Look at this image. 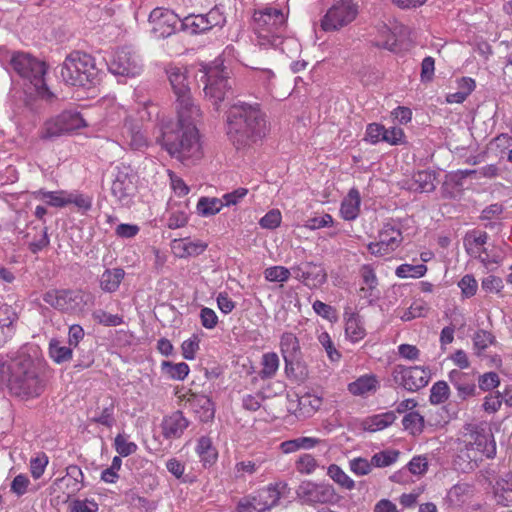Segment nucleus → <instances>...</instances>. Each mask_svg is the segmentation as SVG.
I'll use <instances>...</instances> for the list:
<instances>
[{
    "instance_id": "32",
    "label": "nucleus",
    "mask_w": 512,
    "mask_h": 512,
    "mask_svg": "<svg viewBox=\"0 0 512 512\" xmlns=\"http://www.w3.org/2000/svg\"><path fill=\"white\" fill-rule=\"evenodd\" d=\"M253 497L254 500H256L257 505L260 507V510L265 512L278 504L281 492L278 485H269L268 487L259 490L255 495H253Z\"/></svg>"
},
{
    "instance_id": "61",
    "label": "nucleus",
    "mask_w": 512,
    "mask_h": 512,
    "mask_svg": "<svg viewBox=\"0 0 512 512\" xmlns=\"http://www.w3.org/2000/svg\"><path fill=\"white\" fill-rule=\"evenodd\" d=\"M372 466L373 465L371 460L368 461L362 457L354 458L349 462L350 470L357 476H364L369 474L372 470Z\"/></svg>"
},
{
    "instance_id": "22",
    "label": "nucleus",
    "mask_w": 512,
    "mask_h": 512,
    "mask_svg": "<svg viewBox=\"0 0 512 512\" xmlns=\"http://www.w3.org/2000/svg\"><path fill=\"white\" fill-rule=\"evenodd\" d=\"M359 274L361 277V284L359 288V296L372 303L379 298L378 278L374 268L369 264H364L360 267Z\"/></svg>"
},
{
    "instance_id": "20",
    "label": "nucleus",
    "mask_w": 512,
    "mask_h": 512,
    "mask_svg": "<svg viewBox=\"0 0 512 512\" xmlns=\"http://www.w3.org/2000/svg\"><path fill=\"white\" fill-rule=\"evenodd\" d=\"M135 190L133 175L129 167H116V173L111 185L112 195L121 203H128Z\"/></svg>"
},
{
    "instance_id": "6",
    "label": "nucleus",
    "mask_w": 512,
    "mask_h": 512,
    "mask_svg": "<svg viewBox=\"0 0 512 512\" xmlns=\"http://www.w3.org/2000/svg\"><path fill=\"white\" fill-rule=\"evenodd\" d=\"M10 65L20 77L27 79L35 87L43 99L51 101L54 98V94L48 89L44 81L47 70L44 62L28 53L15 52L11 57Z\"/></svg>"
},
{
    "instance_id": "34",
    "label": "nucleus",
    "mask_w": 512,
    "mask_h": 512,
    "mask_svg": "<svg viewBox=\"0 0 512 512\" xmlns=\"http://www.w3.org/2000/svg\"><path fill=\"white\" fill-rule=\"evenodd\" d=\"M124 277L122 268L106 269L100 277V287L104 292L113 293L118 290Z\"/></svg>"
},
{
    "instance_id": "3",
    "label": "nucleus",
    "mask_w": 512,
    "mask_h": 512,
    "mask_svg": "<svg viewBox=\"0 0 512 512\" xmlns=\"http://www.w3.org/2000/svg\"><path fill=\"white\" fill-rule=\"evenodd\" d=\"M465 448L457 455L461 470H474L478 462L486 457L493 459L496 456V442L490 426L486 422L468 423L463 427Z\"/></svg>"
},
{
    "instance_id": "11",
    "label": "nucleus",
    "mask_w": 512,
    "mask_h": 512,
    "mask_svg": "<svg viewBox=\"0 0 512 512\" xmlns=\"http://www.w3.org/2000/svg\"><path fill=\"white\" fill-rule=\"evenodd\" d=\"M43 301L71 315L82 313L87 305L86 294L81 289H51L43 294Z\"/></svg>"
},
{
    "instance_id": "36",
    "label": "nucleus",
    "mask_w": 512,
    "mask_h": 512,
    "mask_svg": "<svg viewBox=\"0 0 512 512\" xmlns=\"http://www.w3.org/2000/svg\"><path fill=\"white\" fill-rule=\"evenodd\" d=\"M360 194L358 190L351 189L341 204L340 212L345 220H354L360 211Z\"/></svg>"
},
{
    "instance_id": "7",
    "label": "nucleus",
    "mask_w": 512,
    "mask_h": 512,
    "mask_svg": "<svg viewBox=\"0 0 512 512\" xmlns=\"http://www.w3.org/2000/svg\"><path fill=\"white\" fill-rule=\"evenodd\" d=\"M97 71L92 56L79 51L71 52L63 62L60 76L67 84L72 86H86L91 84Z\"/></svg>"
},
{
    "instance_id": "8",
    "label": "nucleus",
    "mask_w": 512,
    "mask_h": 512,
    "mask_svg": "<svg viewBox=\"0 0 512 512\" xmlns=\"http://www.w3.org/2000/svg\"><path fill=\"white\" fill-rule=\"evenodd\" d=\"M166 73L176 96L177 117H181L182 121L186 120V114H189L190 118H200L201 111L191 97L186 69L170 65Z\"/></svg>"
},
{
    "instance_id": "60",
    "label": "nucleus",
    "mask_w": 512,
    "mask_h": 512,
    "mask_svg": "<svg viewBox=\"0 0 512 512\" xmlns=\"http://www.w3.org/2000/svg\"><path fill=\"white\" fill-rule=\"evenodd\" d=\"M48 457L45 453H40L30 460V472L34 479H39L48 465Z\"/></svg>"
},
{
    "instance_id": "39",
    "label": "nucleus",
    "mask_w": 512,
    "mask_h": 512,
    "mask_svg": "<svg viewBox=\"0 0 512 512\" xmlns=\"http://www.w3.org/2000/svg\"><path fill=\"white\" fill-rule=\"evenodd\" d=\"M496 496L502 498L506 505L512 503V473L506 472L496 480L494 485Z\"/></svg>"
},
{
    "instance_id": "21",
    "label": "nucleus",
    "mask_w": 512,
    "mask_h": 512,
    "mask_svg": "<svg viewBox=\"0 0 512 512\" xmlns=\"http://www.w3.org/2000/svg\"><path fill=\"white\" fill-rule=\"evenodd\" d=\"M121 137L123 145L132 150H143L148 147V139L138 121L126 118L122 127Z\"/></svg>"
},
{
    "instance_id": "17",
    "label": "nucleus",
    "mask_w": 512,
    "mask_h": 512,
    "mask_svg": "<svg viewBox=\"0 0 512 512\" xmlns=\"http://www.w3.org/2000/svg\"><path fill=\"white\" fill-rule=\"evenodd\" d=\"M175 395L180 402L184 403L185 408L199 414L201 421H208L214 417L213 403L207 396L193 393L184 388L177 389Z\"/></svg>"
},
{
    "instance_id": "35",
    "label": "nucleus",
    "mask_w": 512,
    "mask_h": 512,
    "mask_svg": "<svg viewBox=\"0 0 512 512\" xmlns=\"http://www.w3.org/2000/svg\"><path fill=\"white\" fill-rule=\"evenodd\" d=\"M488 234L484 231L472 230L466 233L464 237V247L470 256H476L485 249L483 246L487 243Z\"/></svg>"
},
{
    "instance_id": "41",
    "label": "nucleus",
    "mask_w": 512,
    "mask_h": 512,
    "mask_svg": "<svg viewBox=\"0 0 512 512\" xmlns=\"http://www.w3.org/2000/svg\"><path fill=\"white\" fill-rule=\"evenodd\" d=\"M378 240L383 241L386 244V247L391 246L392 248L397 249L401 244L403 237L399 229L388 223L380 230Z\"/></svg>"
},
{
    "instance_id": "47",
    "label": "nucleus",
    "mask_w": 512,
    "mask_h": 512,
    "mask_svg": "<svg viewBox=\"0 0 512 512\" xmlns=\"http://www.w3.org/2000/svg\"><path fill=\"white\" fill-rule=\"evenodd\" d=\"M161 368L166 375L176 380H183L190 371L188 364L185 362L172 363L169 361H163Z\"/></svg>"
},
{
    "instance_id": "40",
    "label": "nucleus",
    "mask_w": 512,
    "mask_h": 512,
    "mask_svg": "<svg viewBox=\"0 0 512 512\" xmlns=\"http://www.w3.org/2000/svg\"><path fill=\"white\" fill-rule=\"evenodd\" d=\"M435 177L429 171H419L413 176L411 188L420 193H429L435 189Z\"/></svg>"
},
{
    "instance_id": "56",
    "label": "nucleus",
    "mask_w": 512,
    "mask_h": 512,
    "mask_svg": "<svg viewBox=\"0 0 512 512\" xmlns=\"http://www.w3.org/2000/svg\"><path fill=\"white\" fill-rule=\"evenodd\" d=\"M494 341L495 337L492 335V333L486 330H479L473 336V346L477 351V354H480L489 345H492Z\"/></svg>"
},
{
    "instance_id": "25",
    "label": "nucleus",
    "mask_w": 512,
    "mask_h": 512,
    "mask_svg": "<svg viewBox=\"0 0 512 512\" xmlns=\"http://www.w3.org/2000/svg\"><path fill=\"white\" fill-rule=\"evenodd\" d=\"M17 320L18 315L12 306L6 303L0 304V346L14 335Z\"/></svg>"
},
{
    "instance_id": "57",
    "label": "nucleus",
    "mask_w": 512,
    "mask_h": 512,
    "mask_svg": "<svg viewBox=\"0 0 512 512\" xmlns=\"http://www.w3.org/2000/svg\"><path fill=\"white\" fill-rule=\"evenodd\" d=\"M115 449L120 456L127 457L137 450V445L128 440V437L122 434L116 436L114 440Z\"/></svg>"
},
{
    "instance_id": "46",
    "label": "nucleus",
    "mask_w": 512,
    "mask_h": 512,
    "mask_svg": "<svg viewBox=\"0 0 512 512\" xmlns=\"http://www.w3.org/2000/svg\"><path fill=\"white\" fill-rule=\"evenodd\" d=\"M327 475L342 488L352 490L355 487V482L336 464L328 467Z\"/></svg>"
},
{
    "instance_id": "1",
    "label": "nucleus",
    "mask_w": 512,
    "mask_h": 512,
    "mask_svg": "<svg viewBox=\"0 0 512 512\" xmlns=\"http://www.w3.org/2000/svg\"><path fill=\"white\" fill-rule=\"evenodd\" d=\"M268 131L266 113L260 104L238 102L226 113V135L236 149H245L262 140Z\"/></svg>"
},
{
    "instance_id": "63",
    "label": "nucleus",
    "mask_w": 512,
    "mask_h": 512,
    "mask_svg": "<svg viewBox=\"0 0 512 512\" xmlns=\"http://www.w3.org/2000/svg\"><path fill=\"white\" fill-rule=\"evenodd\" d=\"M282 216L278 209H272L260 219V226L265 229H275L281 224Z\"/></svg>"
},
{
    "instance_id": "45",
    "label": "nucleus",
    "mask_w": 512,
    "mask_h": 512,
    "mask_svg": "<svg viewBox=\"0 0 512 512\" xmlns=\"http://www.w3.org/2000/svg\"><path fill=\"white\" fill-rule=\"evenodd\" d=\"M262 369L259 373L262 379H270L275 376L279 368V357L275 352L265 353L262 356Z\"/></svg>"
},
{
    "instance_id": "53",
    "label": "nucleus",
    "mask_w": 512,
    "mask_h": 512,
    "mask_svg": "<svg viewBox=\"0 0 512 512\" xmlns=\"http://www.w3.org/2000/svg\"><path fill=\"white\" fill-rule=\"evenodd\" d=\"M450 395V388L445 381H438L433 384L430 390V402L432 404L444 403Z\"/></svg>"
},
{
    "instance_id": "43",
    "label": "nucleus",
    "mask_w": 512,
    "mask_h": 512,
    "mask_svg": "<svg viewBox=\"0 0 512 512\" xmlns=\"http://www.w3.org/2000/svg\"><path fill=\"white\" fill-rule=\"evenodd\" d=\"M36 197L45 201L48 205L53 207L67 206L68 192L66 191H44L39 190L36 192Z\"/></svg>"
},
{
    "instance_id": "49",
    "label": "nucleus",
    "mask_w": 512,
    "mask_h": 512,
    "mask_svg": "<svg viewBox=\"0 0 512 512\" xmlns=\"http://www.w3.org/2000/svg\"><path fill=\"white\" fill-rule=\"evenodd\" d=\"M429 310L428 305L423 301H415L407 309L398 311V316L402 321H411L418 317H424Z\"/></svg>"
},
{
    "instance_id": "38",
    "label": "nucleus",
    "mask_w": 512,
    "mask_h": 512,
    "mask_svg": "<svg viewBox=\"0 0 512 512\" xmlns=\"http://www.w3.org/2000/svg\"><path fill=\"white\" fill-rule=\"evenodd\" d=\"M345 334L352 342L362 340L366 335V330L358 315H350L345 323Z\"/></svg>"
},
{
    "instance_id": "52",
    "label": "nucleus",
    "mask_w": 512,
    "mask_h": 512,
    "mask_svg": "<svg viewBox=\"0 0 512 512\" xmlns=\"http://www.w3.org/2000/svg\"><path fill=\"white\" fill-rule=\"evenodd\" d=\"M402 424L410 433L420 434L424 428V418L417 412H410L403 417Z\"/></svg>"
},
{
    "instance_id": "10",
    "label": "nucleus",
    "mask_w": 512,
    "mask_h": 512,
    "mask_svg": "<svg viewBox=\"0 0 512 512\" xmlns=\"http://www.w3.org/2000/svg\"><path fill=\"white\" fill-rule=\"evenodd\" d=\"M359 14V5L353 0H337L320 20L324 32H336L355 21Z\"/></svg>"
},
{
    "instance_id": "33",
    "label": "nucleus",
    "mask_w": 512,
    "mask_h": 512,
    "mask_svg": "<svg viewBox=\"0 0 512 512\" xmlns=\"http://www.w3.org/2000/svg\"><path fill=\"white\" fill-rule=\"evenodd\" d=\"M321 442L319 438L302 436L282 442L280 449L284 454H289L299 450L313 449Z\"/></svg>"
},
{
    "instance_id": "9",
    "label": "nucleus",
    "mask_w": 512,
    "mask_h": 512,
    "mask_svg": "<svg viewBox=\"0 0 512 512\" xmlns=\"http://www.w3.org/2000/svg\"><path fill=\"white\" fill-rule=\"evenodd\" d=\"M86 126L79 112L65 110L62 113L47 118L38 130V138L42 141H54Z\"/></svg>"
},
{
    "instance_id": "37",
    "label": "nucleus",
    "mask_w": 512,
    "mask_h": 512,
    "mask_svg": "<svg viewBox=\"0 0 512 512\" xmlns=\"http://www.w3.org/2000/svg\"><path fill=\"white\" fill-rule=\"evenodd\" d=\"M395 420L396 415L393 411L376 414L364 421V428L371 432L379 431L391 425Z\"/></svg>"
},
{
    "instance_id": "29",
    "label": "nucleus",
    "mask_w": 512,
    "mask_h": 512,
    "mask_svg": "<svg viewBox=\"0 0 512 512\" xmlns=\"http://www.w3.org/2000/svg\"><path fill=\"white\" fill-rule=\"evenodd\" d=\"M172 250L180 258L197 256L205 251L207 244L201 241H188L187 239H175L172 241Z\"/></svg>"
},
{
    "instance_id": "64",
    "label": "nucleus",
    "mask_w": 512,
    "mask_h": 512,
    "mask_svg": "<svg viewBox=\"0 0 512 512\" xmlns=\"http://www.w3.org/2000/svg\"><path fill=\"white\" fill-rule=\"evenodd\" d=\"M458 286L461 289L463 296L470 298L474 296L478 289V283L472 275H465L459 281Z\"/></svg>"
},
{
    "instance_id": "44",
    "label": "nucleus",
    "mask_w": 512,
    "mask_h": 512,
    "mask_svg": "<svg viewBox=\"0 0 512 512\" xmlns=\"http://www.w3.org/2000/svg\"><path fill=\"white\" fill-rule=\"evenodd\" d=\"M72 346L61 345L58 340H51L49 344L50 357L58 364L67 362L72 359Z\"/></svg>"
},
{
    "instance_id": "54",
    "label": "nucleus",
    "mask_w": 512,
    "mask_h": 512,
    "mask_svg": "<svg viewBox=\"0 0 512 512\" xmlns=\"http://www.w3.org/2000/svg\"><path fill=\"white\" fill-rule=\"evenodd\" d=\"M291 274L292 270L284 266H273L264 271L265 279L270 282H286Z\"/></svg>"
},
{
    "instance_id": "5",
    "label": "nucleus",
    "mask_w": 512,
    "mask_h": 512,
    "mask_svg": "<svg viewBox=\"0 0 512 512\" xmlns=\"http://www.w3.org/2000/svg\"><path fill=\"white\" fill-rule=\"evenodd\" d=\"M8 371V386L14 395L29 398L39 396L43 391V381L39 378L31 358L19 357L13 360Z\"/></svg>"
},
{
    "instance_id": "2",
    "label": "nucleus",
    "mask_w": 512,
    "mask_h": 512,
    "mask_svg": "<svg viewBox=\"0 0 512 512\" xmlns=\"http://www.w3.org/2000/svg\"><path fill=\"white\" fill-rule=\"evenodd\" d=\"M177 118L175 124L163 129L162 146L171 157L186 165L193 164L203 156L196 127L200 118H190L189 114H186V120Z\"/></svg>"
},
{
    "instance_id": "18",
    "label": "nucleus",
    "mask_w": 512,
    "mask_h": 512,
    "mask_svg": "<svg viewBox=\"0 0 512 512\" xmlns=\"http://www.w3.org/2000/svg\"><path fill=\"white\" fill-rule=\"evenodd\" d=\"M224 17L219 9H211L207 14L190 15L181 22L183 30L190 29L192 33H203L211 28L221 25Z\"/></svg>"
},
{
    "instance_id": "30",
    "label": "nucleus",
    "mask_w": 512,
    "mask_h": 512,
    "mask_svg": "<svg viewBox=\"0 0 512 512\" xmlns=\"http://www.w3.org/2000/svg\"><path fill=\"white\" fill-rule=\"evenodd\" d=\"M266 462L267 458L264 455H256L251 459H244L237 462L234 466L235 478L244 480L246 476L254 475Z\"/></svg>"
},
{
    "instance_id": "62",
    "label": "nucleus",
    "mask_w": 512,
    "mask_h": 512,
    "mask_svg": "<svg viewBox=\"0 0 512 512\" xmlns=\"http://www.w3.org/2000/svg\"><path fill=\"white\" fill-rule=\"evenodd\" d=\"M380 39L376 41V45L390 51H394L397 45V39L393 32L390 31L386 26L382 27L380 31Z\"/></svg>"
},
{
    "instance_id": "24",
    "label": "nucleus",
    "mask_w": 512,
    "mask_h": 512,
    "mask_svg": "<svg viewBox=\"0 0 512 512\" xmlns=\"http://www.w3.org/2000/svg\"><path fill=\"white\" fill-rule=\"evenodd\" d=\"M189 421L181 411H175L163 418L161 423L162 434L166 439H177L181 437L188 427Z\"/></svg>"
},
{
    "instance_id": "31",
    "label": "nucleus",
    "mask_w": 512,
    "mask_h": 512,
    "mask_svg": "<svg viewBox=\"0 0 512 512\" xmlns=\"http://www.w3.org/2000/svg\"><path fill=\"white\" fill-rule=\"evenodd\" d=\"M83 479L84 475L80 467L77 465H69L66 468V475L58 478L56 482L64 483L67 495H72L82 489Z\"/></svg>"
},
{
    "instance_id": "59",
    "label": "nucleus",
    "mask_w": 512,
    "mask_h": 512,
    "mask_svg": "<svg viewBox=\"0 0 512 512\" xmlns=\"http://www.w3.org/2000/svg\"><path fill=\"white\" fill-rule=\"evenodd\" d=\"M318 341L325 349L328 358L332 362H338L341 358V353L335 348L330 335L327 332H321L318 335Z\"/></svg>"
},
{
    "instance_id": "27",
    "label": "nucleus",
    "mask_w": 512,
    "mask_h": 512,
    "mask_svg": "<svg viewBox=\"0 0 512 512\" xmlns=\"http://www.w3.org/2000/svg\"><path fill=\"white\" fill-rule=\"evenodd\" d=\"M22 238L33 254L47 247L50 242L47 229L43 227H29Z\"/></svg>"
},
{
    "instance_id": "13",
    "label": "nucleus",
    "mask_w": 512,
    "mask_h": 512,
    "mask_svg": "<svg viewBox=\"0 0 512 512\" xmlns=\"http://www.w3.org/2000/svg\"><path fill=\"white\" fill-rule=\"evenodd\" d=\"M231 88L228 69L222 63L215 61L206 71L205 97L214 105H218L225 99Z\"/></svg>"
},
{
    "instance_id": "23",
    "label": "nucleus",
    "mask_w": 512,
    "mask_h": 512,
    "mask_svg": "<svg viewBox=\"0 0 512 512\" xmlns=\"http://www.w3.org/2000/svg\"><path fill=\"white\" fill-rule=\"evenodd\" d=\"M280 349L285 361V372L289 376L294 371V362L301 356L298 338L293 333H283L280 339Z\"/></svg>"
},
{
    "instance_id": "15",
    "label": "nucleus",
    "mask_w": 512,
    "mask_h": 512,
    "mask_svg": "<svg viewBox=\"0 0 512 512\" xmlns=\"http://www.w3.org/2000/svg\"><path fill=\"white\" fill-rule=\"evenodd\" d=\"M110 70L116 75L134 77L141 73L143 64L140 56L130 47L119 48L110 63Z\"/></svg>"
},
{
    "instance_id": "51",
    "label": "nucleus",
    "mask_w": 512,
    "mask_h": 512,
    "mask_svg": "<svg viewBox=\"0 0 512 512\" xmlns=\"http://www.w3.org/2000/svg\"><path fill=\"white\" fill-rule=\"evenodd\" d=\"M426 272L427 267L424 264H402L396 268L395 274L399 278H420L424 276Z\"/></svg>"
},
{
    "instance_id": "50",
    "label": "nucleus",
    "mask_w": 512,
    "mask_h": 512,
    "mask_svg": "<svg viewBox=\"0 0 512 512\" xmlns=\"http://www.w3.org/2000/svg\"><path fill=\"white\" fill-rule=\"evenodd\" d=\"M318 467V462L311 454L304 453L295 461V469L302 475L313 474Z\"/></svg>"
},
{
    "instance_id": "48",
    "label": "nucleus",
    "mask_w": 512,
    "mask_h": 512,
    "mask_svg": "<svg viewBox=\"0 0 512 512\" xmlns=\"http://www.w3.org/2000/svg\"><path fill=\"white\" fill-rule=\"evenodd\" d=\"M224 206L223 200L219 198L202 197L197 204L198 212L203 216H211L218 213Z\"/></svg>"
},
{
    "instance_id": "14",
    "label": "nucleus",
    "mask_w": 512,
    "mask_h": 512,
    "mask_svg": "<svg viewBox=\"0 0 512 512\" xmlns=\"http://www.w3.org/2000/svg\"><path fill=\"white\" fill-rule=\"evenodd\" d=\"M391 377L394 384L407 391L415 392L428 384L430 371L420 366L396 365L392 368Z\"/></svg>"
},
{
    "instance_id": "4",
    "label": "nucleus",
    "mask_w": 512,
    "mask_h": 512,
    "mask_svg": "<svg viewBox=\"0 0 512 512\" xmlns=\"http://www.w3.org/2000/svg\"><path fill=\"white\" fill-rule=\"evenodd\" d=\"M256 42L260 48H277L284 43L286 17L282 10L265 7L253 15Z\"/></svg>"
},
{
    "instance_id": "16",
    "label": "nucleus",
    "mask_w": 512,
    "mask_h": 512,
    "mask_svg": "<svg viewBox=\"0 0 512 512\" xmlns=\"http://www.w3.org/2000/svg\"><path fill=\"white\" fill-rule=\"evenodd\" d=\"M149 22L152 26V33L158 38H166L177 31L182 20L173 11L157 7L149 15Z\"/></svg>"
},
{
    "instance_id": "55",
    "label": "nucleus",
    "mask_w": 512,
    "mask_h": 512,
    "mask_svg": "<svg viewBox=\"0 0 512 512\" xmlns=\"http://www.w3.org/2000/svg\"><path fill=\"white\" fill-rule=\"evenodd\" d=\"M399 456V452L395 450H385L372 456L371 462L375 467H387L393 464Z\"/></svg>"
},
{
    "instance_id": "26",
    "label": "nucleus",
    "mask_w": 512,
    "mask_h": 512,
    "mask_svg": "<svg viewBox=\"0 0 512 512\" xmlns=\"http://www.w3.org/2000/svg\"><path fill=\"white\" fill-rule=\"evenodd\" d=\"M380 387V381L374 374H365L348 384V391L354 396L374 394Z\"/></svg>"
},
{
    "instance_id": "28",
    "label": "nucleus",
    "mask_w": 512,
    "mask_h": 512,
    "mask_svg": "<svg viewBox=\"0 0 512 512\" xmlns=\"http://www.w3.org/2000/svg\"><path fill=\"white\" fill-rule=\"evenodd\" d=\"M449 379L457 390V395L461 400H466L477 395L475 383L466 381L464 373L458 370H452L449 373Z\"/></svg>"
},
{
    "instance_id": "42",
    "label": "nucleus",
    "mask_w": 512,
    "mask_h": 512,
    "mask_svg": "<svg viewBox=\"0 0 512 512\" xmlns=\"http://www.w3.org/2000/svg\"><path fill=\"white\" fill-rule=\"evenodd\" d=\"M196 451L205 465H211L217 459V451L209 437L203 436L198 440Z\"/></svg>"
},
{
    "instance_id": "19",
    "label": "nucleus",
    "mask_w": 512,
    "mask_h": 512,
    "mask_svg": "<svg viewBox=\"0 0 512 512\" xmlns=\"http://www.w3.org/2000/svg\"><path fill=\"white\" fill-rule=\"evenodd\" d=\"M294 277L309 288H319L327 281V273L320 264L304 262L291 268Z\"/></svg>"
},
{
    "instance_id": "58",
    "label": "nucleus",
    "mask_w": 512,
    "mask_h": 512,
    "mask_svg": "<svg viewBox=\"0 0 512 512\" xmlns=\"http://www.w3.org/2000/svg\"><path fill=\"white\" fill-rule=\"evenodd\" d=\"M93 319L104 326H119L123 323V318L117 314H111L104 310H96L92 314Z\"/></svg>"
},
{
    "instance_id": "12",
    "label": "nucleus",
    "mask_w": 512,
    "mask_h": 512,
    "mask_svg": "<svg viewBox=\"0 0 512 512\" xmlns=\"http://www.w3.org/2000/svg\"><path fill=\"white\" fill-rule=\"evenodd\" d=\"M296 498L302 505L316 506L335 504L339 495L329 483L304 480L296 489Z\"/></svg>"
}]
</instances>
